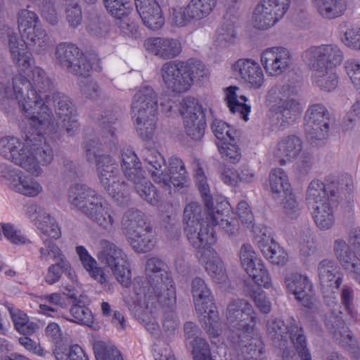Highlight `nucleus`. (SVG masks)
I'll return each instance as SVG.
<instances>
[{
    "label": "nucleus",
    "mask_w": 360,
    "mask_h": 360,
    "mask_svg": "<svg viewBox=\"0 0 360 360\" xmlns=\"http://www.w3.org/2000/svg\"><path fill=\"white\" fill-rule=\"evenodd\" d=\"M268 335L274 340L280 342L279 346L285 345L288 336L293 343L297 352V356L300 360H311V354L307 347L306 338L303 335L302 329L292 321L290 324L285 326L283 321L277 319H270L267 323Z\"/></svg>",
    "instance_id": "nucleus-14"
},
{
    "label": "nucleus",
    "mask_w": 360,
    "mask_h": 360,
    "mask_svg": "<svg viewBox=\"0 0 360 360\" xmlns=\"http://www.w3.org/2000/svg\"><path fill=\"white\" fill-rule=\"evenodd\" d=\"M165 263L157 257L149 258L145 266V282L134 287V304L136 316L151 333L159 328L155 318L156 310L162 306L169 307L176 302V291L172 278L165 269Z\"/></svg>",
    "instance_id": "nucleus-3"
},
{
    "label": "nucleus",
    "mask_w": 360,
    "mask_h": 360,
    "mask_svg": "<svg viewBox=\"0 0 360 360\" xmlns=\"http://www.w3.org/2000/svg\"><path fill=\"white\" fill-rule=\"evenodd\" d=\"M34 302L38 305L39 314L51 317L57 316L58 307H64L65 305V298L58 292L35 296Z\"/></svg>",
    "instance_id": "nucleus-37"
},
{
    "label": "nucleus",
    "mask_w": 360,
    "mask_h": 360,
    "mask_svg": "<svg viewBox=\"0 0 360 360\" xmlns=\"http://www.w3.org/2000/svg\"><path fill=\"white\" fill-rule=\"evenodd\" d=\"M318 274L324 301L329 307H334L338 304L339 288L342 283L343 275L336 262L328 259L319 263Z\"/></svg>",
    "instance_id": "nucleus-23"
},
{
    "label": "nucleus",
    "mask_w": 360,
    "mask_h": 360,
    "mask_svg": "<svg viewBox=\"0 0 360 360\" xmlns=\"http://www.w3.org/2000/svg\"><path fill=\"white\" fill-rule=\"evenodd\" d=\"M193 301L200 319L206 326L210 335L215 337L220 333L218 323V313L214 305L210 291L205 281L201 278H195L192 284Z\"/></svg>",
    "instance_id": "nucleus-13"
},
{
    "label": "nucleus",
    "mask_w": 360,
    "mask_h": 360,
    "mask_svg": "<svg viewBox=\"0 0 360 360\" xmlns=\"http://www.w3.org/2000/svg\"><path fill=\"white\" fill-rule=\"evenodd\" d=\"M69 200L102 229L110 231L115 227V214L109 204L94 191L82 185L70 189Z\"/></svg>",
    "instance_id": "nucleus-5"
},
{
    "label": "nucleus",
    "mask_w": 360,
    "mask_h": 360,
    "mask_svg": "<svg viewBox=\"0 0 360 360\" xmlns=\"http://www.w3.org/2000/svg\"><path fill=\"white\" fill-rule=\"evenodd\" d=\"M94 350L96 360H123L120 352L110 343H95Z\"/></svg>",
    "instance_id": "nucleus-49"
},
{
    "label": "nucleus",
    "mask_w": 360,
    "mask_h": 360,
    "mask_svg": "<svg viewBox=\"0 0 360 360\" xmlns=\"http://www.w3.org/2000/svg\"><path fill=\"white\" fill-rule=\"evenodd\" d=\"M104 5L108 12L117 19L129 15L132 10L130 0H104Z\"/></svg>",
    "instance_id": "nucleus-45"
},
{
    "label": "nucleus",
    "mask_w": 360,
    "mask_h": 360,
    "mask_svg": "<svg viewBox=\"0 0 360 360\" xmlns=\"http://www.w3.org/2000/svg\"><path fill=\"white\" fill-rule=\"evenodd\" d=\"M285 284L289 292L306 307L311 308L314 304V294L311 283L304 275L291 273L286 276Z\"/></svg>",
    "instance_id": "nucleus-28"
},
{
    "label": "nucleus",
    "mask_w": 360,
    "mask_h": 360,
    "mask_svg": "<svg viewBox=\"0 0 360 360\" xmlns=\"http://www.w3.org/2000/svg\"><path fill=\"white\" fill-rule=\"evenodd\" d=\"M218 148L221 157L227 162L236 164L240 160L241 153L236 139H234V141L218 143Z\"/></svg>",
    "instance_id": "nucleus-50"
},
{
    "label": "nucleus",
    "mask_w": 360,
    "mask_h": 360,
    "mask_svg": "<svg viewBox=\"0 0 360 360\" xmlns=\"http://www.w3.org/2000/svg\"><path fill=\"white\" fill-rule=\"evenodd\" d=\"M100 246L101 250L97 255L98 259L112 270L116 280L122 285L128 287L131 283V271L126 255L108 240H101Z\"/></svg>",
    "instance_id": "nucleus-16"
},
{
    "label": "nucleus",
    "mask_w": 360,
    "mask_h": 360,
    "mask_svg": "<svg viewBox=\"0 0 360 360\" xmlns=\"http://www.w3.org/2000/svg\"><path fill=\"white\" fill-rule=\"evenodd\" d=\"M231 70L250 89H259L265 84V76L260 65L252 59H239L232 65Z\"/></svg>",
    "instance_id": "nucleus-25"
},
{
    "label": "nucleus",
    "mask_w": 360,
    "mask_h": 360,
    "mask_svg": "<svg viewBox=\"0 0 360 360\" xmlns=\"http://www.w3.org/2000/svg\"><path fill=\"white\" fill-rule=\"evenodd\" d=\"M167 0H135V5L143 24L151 30H158L165 23L162 6Z\"/></svg>",
    "instance_id": "nucleus-27"
},
{
    "label": "nucleus",
    "mask_w": 360,
    "mask_h": 360,
    "mask_svg": "<svg viewBox=\"0 0 360 360\" xmlns=\"http://www.w3.org/2000/svg\"><path fill=\"white\" fill-rule=\"evenodd\" d=\"M207 110V107L194 97L187 96L180 103L179 111L184 120L185 131L192 139L199 140L203 136Z\"/></svg>",
    "instance_id": "nucleus-19"
},
{
    "label": "nucleus",
    "mask_w": 360,
    "mask_h": 360,
    "mask_svg": "<svg viewBox=\"0 0 360 360\" xmlns=\"http://www.w3.org/2000/svg\"><path fill=\"white\" fill-rule=\"evenodd\" d=\"M298 92L294 84H286L279 89L278 108L285 122L295 120L302 110Z\"/></svg>",
    "instance_id": "nucleus-26"
},
{
    "label": "nucleus",
    "mask_w": 360,
    "mask_h": 360,
    "mask_svg": "<svg viewBox=\"0 0 360 360\" xmlns=\"http://www.w3.org/2000/svg\"><path fill=\"white\" fill-rule=\"evenodd\" d=\"M215 43L219 44H232L239 42V36L236 26L232 22H224L215 31L213 36Z\"/></svg>",
    "instance_id": "nucleus-42"
},
{
    "label": "nucleus",
    "mask_w": 360,
    "mask_h": 360,
    "mask_svg": "<svg viewBox=\"0 0 360 360\" xmlns=\"http://www.w3.org/2000/svg\"><path fill=\"white\" fill-rule=\"evenodd\" d=\"M217 0H191L190 7L196 20H201L208 16L214 9Z\"/></svg>",
    "instance_id": "nucleus-51"
},
{
    "label": "nucleus",
    "mask_w": 360,
    "mask_h": 360,
    "mask_svg": "<svg viewBox=\"0 0 360 360\" xmlns=\"http://www.w3.org/2000/svg\"><path fill=\"white\" fill-rule=\"evenodd\" d=\"M334 255L347 274L360 283V226L349 231L347 240L337 238L333 242Z\"/></svg>",
    "instance_id": "nucleus-11"
},
{
    "label": "nucleus",
    "mask_w": 360,
    "mask_h": 360,
    "mask_svg": "<svg viewBox=\"0 0 360 360\" xmlns=\"http://www.w3.org/2000/svg\"><path fill=\"white\" fill-rule=\"evenodd\" d=\"M56 53L61 65L75 75L87 77L91 71L101 69L97 56H84L78 46H58Z\"/></svg>",
    "instance_id": "nucleus-15"
},
{
    "label": "nucleus",
    "mask_w": 360,
    "mask_h": 360,
    "mask_svg": "<svg viewBox=\"0 0 360 360\" xmlns=\"http://www.w3.org/2000/svg\"><path fill=\"white\" fill-rule=\"evenodd\" d=\"M268 183L271 195L274 200L289 195L290 191H292L288 175L281 168H274L271 170Z\"/></svg>",
    "instance_id": "nucleus-36"
},
{
    "label": "nucleus",
    "mask_w": 360,
    "mask_h": 360,
    "mask_svg": "<svg viewBox=\"0 0 360 360\" xmlns=\"http://www.w3.org/2000/svg\"><path fill=\"white\" fill-rule=\"evenodd\" d=\"M1 226L4 237L11 243L16 245L25 244L27 243V239L26 237L14 224L3 223Z\"/></svg>",
    "instance_id": "nucleus-54"
},
{
    "label": "nucleus",
    "mask_w": 360,
    "mask_h": 360,
    "mask_svg": "<svg viewBox=\"0 0 360 360\" xmlns=\"http://www.w3.org/2000/svg\"><path fill=\"white\" fill-rule=\"evenodd\" d=\"M125 234L129 243L136 252H148L155 245L154 235L151 229L146 226L143 220L139 223L131 222Z\"/></svg>",
    "instance_id": "nucleus-29"
},
{
    "label": "nucleus",
    "mask_w": 360,
    "mask_h": 360,
    "mask_svg": "<svg viewBox=\"0 0 360 360\" xmlns=\"http://www.w3.org/2000/svg\"><path fill=\"white\" fill-rule=\"evenodd\" d=\"M13 59L18 68L12 86L0 82V107L10 112L17 103L30 125L39 136V143L28 137L21 140L13 136L0 138V155L32 174H41V165L49 164L53 158V150L45 143L41 134L51 130V110L44 101L50 88V81L44 72L32 65L31 53L27 46H12Z\"/></svg>",
    "instance_id": "nucleus-1"
},
{
    "label": "nucleus",
    "mask_w": 360,
    "mask_h": 360,
    "mask_svg": "<svg viewBox=\"0 0 360 360\" xmlns=\"http://www.w3.org/2000/svg\"><path fill=\"white\" fill-rule=\"evenodd\" d=\"M17 21L21 39L13 29L4 26L0 29V44L15 45L23 41L24 45H31L32 43L40 44L44 41L46 32L34 12L27 8L20 9L17 15Z\"/></svg>",
    "instance_id": "nucleus-9"
},
{
    "label": "nucleus",
    "mask_w": 360,
    "mask_h": 360,
    "mask_svg": "<svg viewBox=\"0 0 360 360\" xmlns=\"http://www.w3.org/2000/svg\"><path fill=\"white\" fill-rule=\"evenodd\" d=\"M305 121L307 130L314 131L318 139L326 137L330 122L324 106L318 104L311 105L306 112Z\"/></svg>",
    "instance_id": "nucleus-31"
},
{
    "label": "nucleus",
    "mask_w": 360,
    "mask_h": 360,
    "mask_svg": "<svg viewBox=\"0 0 360 360\" xmlns=\"http://www.w3.org/2000/svg\"><path fill=\"white\" fill-rule=\"evenodd\" d=\"M189 3L186 6H176L170 11V18L174 24L179 27L186 25L192 20H196Z\"/></svg>",
    "instance_id": "nucleus-48"
},
{
    "label": "nucleus",
    "mask_w": 360,
    "mask_h": 360,
    "mask_svg": "<svg viewBox=\"0 0 360 360\" xmlns=\"http://www.w3.org/2000/svg\"><path fill=\"white\" fill-rule=\"evenodd\" d=\"M95 157L100 182L109 196L118 204L122 205L127 198V186L124 181L120 182L116 164L109 156L98 155L94 150L88 149L87 157L89 161Z\"/></svg>",
    "instance_id": "nucleus-12"
},
{
    "label": "nucleus",
    "mask_w": 360,
    "mask_h": 360,
    "mask_svg": "<svg viewBox=\"0 0 360 360\" xmlns=\"http://www.w3.org/2000/svg\"><path fill=\"white\" fill-rule=\"evenodd\" d=\"M342 60V54L338 49H331L328 56L325 49H316L310 63L313 84L324 91L334 90L338 80L336 74L329 68V64L336 65L340 63Z\"/></svg>",
    "instance_id": "nucleus-10"
},
{
    "label": "nucleus",
    "mask_w": 360,
    "mask_h": 360,
    "mask_svg": "<svg viewBox=\"0 0 360 360\" xmlns=\"http://www.w3.org/2000/svg\"><path fill=\"white\" fill-rule=\"evenodd\" d=\"M160 72L165 86L176 93L188 91L194 84L207 80L210 75L206 64L196 58L166 63Z\"/></svg>",
    "instance_id": "nucleus-4"
},
{
    "label": "nucleus",
    "mask_w": 360,
    "mask_h": 360,
    "mask_svg": "<svg viewBox=\"0 0 360 360\" xmlns=\"http://www.w3.org/2000/svg\"><path fill=\"white\" fill-rule=\"evenodd\" d=\"M41 257L51 259H58L62 262V267L63 272L72 282L77 281V275L75 271L72 269L70 263L65 259L60 250L56 245L53 241L44 240V246L40 249Z\"/></svg>",
    "instance_id": "nucleus-39"
},
{
    "label": "nucleus",
    "mask_w": 360,
    "mask_h": 360,
    "mask_svg": "<svg viewBox=\"0 0 360 360\" xmlns=\"http://www.w3.org/2000/svg\"><path fill=\"white\" fill-rule=\"evenodd\" d=\"M25 214L44 236L53 239H57L60 236V230L56 219L44 208L37 203L26 205Z\"/></svg>",
    "instance_id": "nucleus-24"
},
{
    "label": "nucleus",
    "mask_w": 360,
    "mask_h": 360,
    "mask_svg": "<svg viewBox=\"0 0 360 360\" xmlns=\"http://www.w3.org/2000/svg\"><path fill=\"white\" fill-rule=\"evenodd\" d=\"M340 37L345 45H360V29H347L341 32Z\"/></svg>",
    "instance_id": "nucleus-62"
},
{
    "label": "nucleus",
    "mask_w": 360,
    "mask_h": 360,
    "mask_svg": "<svg viewBox=\"0 0 360 360\" xmlns=\"http://www.w3.org/2000/svg\"><path fill=\"white\" fill-rule=\"evenodd\" d=\"M212 129L217 139V145L221 142L234 141V139L237 137L236 131L221 120L213 121Z\"/></svg>",
    "instance_id": "nucleus-46"
},
{
    "label": "nucleus",
    "mask_w": 360,
    "mask_h": 360,
    "mask_svg": "<svg viewBox=\"0 0 360 360\" xmlns=\"http://www.w3.org/2000/svg\"><path fill=\"white\" fill-rule=\"evenodd\" d=\"M290 3V0H260L252 13V25L259 30L273 27L287 12Z\"/></svg>",
    "instance_id": "nucleus-21"
},
{
    "label": "nucleus",
    "mask_w": 360,
    "mask_h": 360,
    "mask_svg": "<svg viewBox=\"0 0 360 360\" xmlns=\"http://www.w3.org/2000/svg\"><path fill=\"white\" fill-rule=\"evenodd\" d=\"M345 71L354 86L360 90V63L355 60L345 63Z\"/></svg>",
    "instance_id": "nucleus-59"
},
{
    "label": "nucleus",
    "mask_w": 360,
    "mask_h": 360,
    "mask_svg": "<svg viewBox=\"0 0 360 360\" xmlns=\"http://www.w3.org/2000/svg\"><path fill=\"white\" fill-rule=\"evenodd\" d=\"M226 324L230 333L234 337L251 338L255 341V355H259L261 352V342L259 335L255 328L256 313L248 301L243 299H233L227 306L226 311ZM231 338L233 335H229Z\"/></svg>",
    "instance_id": "nucleus-6"
},
{
    "label": "nucleus",
    "mask_w": 360,
    "mask_h": 360,
    "mask_svg": "<svg viewBox=\"0 0 360 360\" xmlns=\"http://www.w3.org/2000/svg\"><path fill=\"white\" fill-rule=\"evenodd\" d=\"M231 341L243 347V352L244 353L246 360L261 359V356L263 352V345L261 340V352H259V355H255L254 354V350L255 349H257V347L255 345V341L251 340V338H244V336L242 335L241 338H240L239 336L232 337Z\"/></svg>",
    "instance_id": "nucleus-52"
},
{
    "label": "nucleus",
    "mask_w": 360,
    "mask_h": 360,
    "mask_svg": "<svg viewBox=\"0 0 360 360\" xmlns=\"http://www.w3.org/2000/svg\"><path fill=\"white\" fill-rule=\"evenodd\" d=\"M185 337L187 347L191 350L194 360H212L208 344L200 338L197 326L188 322L184 326Z\"/></svg>",
    "instance_id": "nucleus-32"
},
{
    "label": "nucleus",
    "mask_w": 360,
    "mask_h": 360,
    "mask_svg": "<svg viewBox=\"0 0 360 360\" xmlns=\"http://www.w3.org/2000/svg\"><path fill=\"white\" fill-rule=\"evenodd\" d=\"M237 215L241 223L246 226H250L254 220V217L250 206L245 200H241L238 204Z\"/></svg>",
    "instance_id": "nucleus-60"
},
{
    "label": "nucleus",
    "mask_w": 360,
    "mask_h": 360,
    "mask_svg": "<svg viewBox=\"0 0 360 360\" xmlns=\"http://www.w3.org/2000/svg\"><path fill=\"white\" fill-rule=\"evenodd\" d=\"M248 295L252 299L256 307L262 313H269L271 309V303L267 297L266 294L262 290L250 291Z\"/></svg>",
    "instance_id": "nucleus-55"
},
{
    "label": "nucleus",
    "mask_w": 360,
    "mask_h": 360,
    "mask_svg": "<svg viewBox=\"0 0 360 360\" xmlns=\"http://www.w3.org/2000/svg\"><path fill=\"white\" fill-rule=\"evenodd\" d=\"M158 110V102L152 89L143 87L135 94L131 104L132 117L136 131L145 141L155 136Z\"/></svg>",
    "instance_id": "nucleus-7"
},
{
    "label": "nucleus",
    "mask_w": 360,
    "mask_h": 360,
    "mask_svg": "<svg viewBox=\"0 0 360 360\" xmlns=\"http://www.w3.org/2000/svg\"><path fill=\"white\" fill-rule=\"evenodd\" d=\"M0 178L12 191L26 197L35 198L44 191L39 180L9 165H0Z\"/></svg>",
    "instance_id": "nucleus-17"
},
{
    "label": "nucleus",
    "mask_w": 360,
    "mask_h": 360,
    "mask_svg": "<svg viewBox=\"0 0 360 360\" xmlns=\"http://www.w3.org/2000/svg\"><path fill=\"white\" fill-rule=\"evenodd\" d=\"M58 107L57 115L61 120V125L70 131L75 128L77 124V119L75 115L73 114L72 110L69 106V98L63 95L58 96Z\"/></svg>",
    "instance_id": "nucleus-41"
},
{
    "label": "nucleus",
    "mask_w": 360,
    "mask_h": 360,
    "mask_svg": "<svg viewBox=\"0 0 360 360\" xmlns=\"http://www.w3.org/2000/svg\"><path fill=\"white\" fill-rule=\"evenodd\" d=\"M75 252L79 257L83 269L88 274L103 287L110 281V276L103 268L98 266L97 261L91 255L87 249L82 245H78Z\"/></svg>",
    "instance_id": "nucleus-33"
},
{
    "label": "nucleus",
    "mask_w": 360,
    "mask_h": 360,
    "mask_svg": "<svg viewBox=\"0 0 360 360\" xmlns=\"http://www.w3.org/2000/svg\"><path fill=\"white\" fill-rule=\"evenodd\" d=\"M146 160L149 165L148 169L154 181L169 193L172 192V187L178 190L186 184V171L181 160L173 158L167 166L160 153L148 150Z\"/></svg>",
    "instance_id": "nucleus-8"
},
{
    "label": "nucleus",
    "mask_w": 360,
    "mask_h": 360,
    "mask_svg": "<svg viewBox=\"0 0 360 360\" xmlns=\"http://www.w3.org/2000/svg\"><path fill=\"white\" fill-rule=\"evenodd\" d=\"M342 304L346 312L351 316H356L357 311L354 304V295L353 290L348 287L345 286L341 292Z\"/></svg>",
    "instance_id": "nucleus-57"
},
{
    "label": "nucleus",
    "mask_w": 360,
    "mask_h": 360,
    "mask_svg": "<svg viewBox=\"0 0 360 360\" xmlns=\"http://www.w3.org/2000/svg\"><path fill=\"white\" fill-rule=\"evenodd\" d=\"M56 262V264H53L48 269L47 274L45 276L46 281L49 284L56 283L60 278L63 272L62 267V262L58 259H53Z\"/></svg>",
    "instance_id": "nucleus-64"
},
{
    "label": "nucleus",
    "mask_w": 360,
    "mask_h": 360,
    "mask_svg": "<svg viewBox=\"0 0 360 360\" xmlns=\"http://www.w3.org/2000/svg\"><path fill=\"white\" fill-rule=\"evenodd\" d=\"M252 231L254 241L269 262L281 266L288 263V253L274 239L270 229L261 224L252 225Z\"/></svg>",
    "instance_id": "nucleus-22"
},
{
    "label": "nucleus",
    "mask_w": 360,
    "mask_h": 360,
    "mask_svg": "<svg viewBox=\"0 0 360 360\" xmlns=\"http://www.w3.org/2000/svg\"><path fill=\"white\" fill-rule=\"evenodd\" d=\"M311 1L319 14L327 19L338 18L346 10L344 0H311Z\"/></svg>",
    "instance_id": "nucleus-38"
},
{
    "label": "nucleus",
    "mask_w": 360,
    "mask_h": 360,
    "mask_svg": "<svg viewBox=\"0 0 360 360\" xmlns=\"http://www.w3.org/2000/svg\"><path fill=\"white\" fill-rule=\"evenodd\" d=\"M148 51L160 58L167 59L178 56L181 49L180 46H148Z\"/></svg>",
    "instance_id": "nucleus-58"
},
{
    "label": "nucleus",
    "mask_w": 360,
    "mask_h": 360,
    "mask_svg": "<svg viewBox=\"0 0 360 360\" xmlns=\"http://www.w3.org/2000/svg\"><path fill=\"white\" fill-rule=\"evenodd\" d=\"M360 122V115L354 109L349 111L343 118L342 129L345 131H349L358 127Z\"/></svg>",
    "instance_id": "nucleus-63"
},
{
    "label": "nucleus",
    "mask_w": 360,
    "mask_h": 360,
    "mask_svg": "<svg viewBox=\"0 0 360 360\" xmlns=\"http://www.w3.org/2000/svg\"><path fill=\"white\" fill-rule=\"evenodd\" d=\"M225 101L229 110L239 117L245 122L249 120L248 115L251 111L250 105L247 103L248 98L240 94L237 86H231L224 89Z\"/></svg>",
    "instance_id": "nucleus-35"
},
{
    "label": "nucleus",
    "mask_w": 360,
    "mask_h": 360,
    "mask_svg": "<svg viewBox=\"0 0 360 360\" xmlns=\"http://www.w3.org/2000/svg\"><path fill=\"white\" fill-rule=\"evenodd\" d=\"M240 265L256 285L265 289L272 287L269 272L262 258L250 244H244L239 251Z\"/></svg>",
    "instance_id": "nucleus-20"
},
{
    "label": "nucleus",
    "mask_w": 360,
    "mask_h": 360,
    "mask_svg": "<svg viewBox=\"0 0 360 360\" xmlns=\"http://www.w3.org/2000/svg\"><path fill=\"white\" fill-rule=\"evenodd\" d=\"M10 314L15 329L23 335H32L39 329L37 323L30 321L27 316L16 309H10Z\"/></svg>",
    "instance_id": "nucleus-43"
},
{
    "label": "nucleus",
    "mask_w": 360,
    "mask_h": 360,
    "mask_svg": "<svg viewBox=\"0 0 360 360\" xmlns=\"http://www.w3.org/2000/svg\"><path fill=\"white\" fill-rule=\"evenodd\" d=\"M70 314L72 317L71 321L86 325L94 330L98 328V325L94 322V316L88 308L75 305L71 308Z\"/></svg>",
    "instance_id": "nucleus-47"
},
{
    "label": "nucleus",
    "mask_w": 360,
    "mask_h": 360,
    "mask_svg": "<svg viewBox=\"0 0 360 360\" xmlns=\"http://www.w3.org/2000/svg\"><path fill=\"white\" fill-rule=\"evenodd\" d=\"M66 18L70 26L77 27L82 20L81 8L76 4L68 5L66 9Z\"/></svg>",
    "instance_id": "nucleus-61"
},
{
    "label": "nucleus",
    "mask_w": 360,
    "mask_h": 360,
    "mask_svg": "<svg viewBox=\"0 0 360 360\" xmlns=\"http://www.w3.org/2000/svg\"><path fill=\"white\" fill-rule=\"evenodd\" d=\"M307 200L311 207L329 201L324 184L319 180L312 181L307 190Z\"/></svg>",
    "instance_id": "nucleus-44"
},
{
    "label": "nucleus",
    "mask_w": 360,
    "mask_h": 360,
    "mask_svg": "<svg viewBox=\"0 0 360 360\" xmlns=\"http://www.w3.org/2000/svg\"><path fill=\"white\" fill-rule=\"evenodd\" d=\"M302 141L292 136L281 139L273 149L274 156L282 164L296 158L302 150Z\"/></svg>",
    "instance_id": "nucleus-34"
},
{
    "label": "nucleus",
    "mask_w": 360,
    "mask_h": 360,
    "mask_svg": "<svg viewBox=\"0 0 360 360\" xmlns=\"http://www.w3.org/2000/svg\"><path fill=\"white\" fill-rule=\"evenodd\" d=\"M275 200L281 205L284 213L289 217H295L299 214L300 209L292 191H290L289 195L275 199Z\"/></svg>",
    "instance_id": "nucleus-53"
},
{
    "label": "nucleus",
    "mask_w": 360,
    "mask_h": 360,
    "mask_svg": "<svg viewBox=\"0 0 360 360\" xmlns=\"http://www.w3.org/2000/svg\"><path fill=\"white\" fill-rule=\"evenodd\" d=\"M311 208L314 220L320 229L328 230L333 226L335 212L329 201L316 205Z\"/></svg>",
    "instance_id": "nucleus-40"
},
{
    "label": "nucleus",
    "mask_w": 360,
    "mask_h": 360,
    "mask_svg": "<svg viewBox=\"0 0 360 360\" xmlns=\"http://www.w3.org/2000/svg\"><path fill=\"white\" fill-rule=\"evenodd\" d=\"M196 184L205 202L202 210L196 202L188 204L184 210V231L191 243L201 250L200 262L213 281L223 285L228 280L226 269L221 258L212 246L217 241L214 226L219 227L229 237L239 233L238 221L225 197L214 199L209 195L210 188L206 176L201 168L195 170Z\"/></svg>",
    "instance_id": "nucleus-2"
},
{
    "label": "nucleus",
    "mask_w": 360,
    "mask_h": 360,
    "mask_svg": "<svg viewBox=\"0 0 360 360\" xmlns=\"http://www.w3.org/2000/svg\"><path fill=\"white\" fill-rule=\"evenodd\" d=\"M18 340L20 344L29 352L41 357L46 356L47 352L39 342H36L27 336L21 337Z\"/></svg>",
    "instance_id": "nucleus-56"
},
{
    "label": "nucleus",
    "mask_w": 360,
    "mask_h": 360,
    "mask_svg": "<svg viewBox=\"0 0 360 360\" xmlns=\"http://www.w3.org/2000/svg\"><path fill=\"white\" fill-rule=\"evenodd\" d=\"M290 53L284 46H271L266 49L261 56V63L271 75L277 76L283 73L290 64Z\"/></svg>",
    "instance_id": "nucleus-30"
},
{
    "label": "nucleus",
    "mask_w": 360,
    "mask_h": 360,
    "mask_svg": "<svg viewBox=\"0 0 360 360\" xmlns=\"http://www.w3.org/2000/svg\"><path fill=\"white\" fill-rule=\"evenodd\" d=\"M122 167L124 176L131 181L141 198L152 205L158 201V195L153 186L142 176L139 162L136 154L130 149L122 153Z\"/></svg>",
    "instance_id": "nucleus-18"
}]
</instances>
